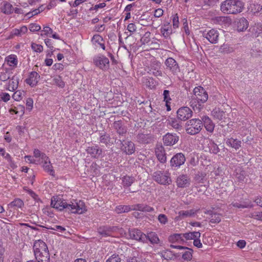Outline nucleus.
Here are the masks:
<instances>
[{
    "label": "nucleus",
    "mask_w": 262,
    "mask_h": 262,
    "mask_svg": "<svg viewBox=\"0 0 262 262\" xmlns=\"http://www.w3.org/2000/svg\"><path fill=\"white\" fill-rule=\"evenodd\" d=\"M206 176V174L203 172H198L195 174L194 179L198 183H204V180Z\"/></svg>",
    "instance_id": "obj_49"
},
{
    "label": "nucleus",
    "mask_w": 262,
    "mask_h": 262,
    "mask_svg": "<svg viewBox=\"0 0 262 262\" xmlns=\"http://www.w3.org/2000/svg\"><path fill=\"white\" fill-rule=\"evenodd\" d=\"M250 217L254 219L259 221H262V212H254L251 214Z\"/></svg>",
    "instance_id": "obj_56"
},
{
    "label": "nucleus",
    "mask_w": 262,
    "mask_h": 262,
    "mask_svg": "<svg viewBox=\"0 0 262 262\" xmlns=\"http://www.w3.org/2000/svg\"><path fill=\"white\" fill-rule=\"evenodd\" d=\"M233 51V48L231 47L228 44H223V45L221 46L219 50V52L220 53L223 54L230 53L232 52Z\"/></svg>",
    "instance_id": "obj_38"
},
{
    "label": "nucleus",
    "mask_w": 262,
    "mask_h": 262,
    "mask_svg": "<svg viewBox=\"0 0 262 262\" xmlns=\"http://www.w3.org/2000/svg\"><path fill=\"white\" fill-rule=\"evenodd\" d=\"M183 236L186 239H194L195 238H200L201 233L200 232H193L183 233Z\"/></svg>",
    "instance_id": "obj_36"
},
{
    "label": "nucleus",
    "mask_w": 262,
    "mask_h": 262,
    "mask_svg": "<svg viewBox=\"0 0 262 262\" xmlns=\"http://www.w3.org/2000/svg\"><path fill=\"white\" fill-rule=\"evenodd\" d=\"M183 235V234H174L170 236L169 241L171 243L178 242L179 241H183V238H184Z\"/></svg>",
    "instance_id": "obj_47"
},
{
    "label": "nucleus",
    "mask_w": 262,
    "mask_h": 262,
    "mask_svg": "<svg viewBox=\"0 0 262 262\" xmlns=\"http://www.w3.org/2000/svg\"><path fill=\"white\" fill-rule=\"evenodd\" d=\"M146 237L147 238V241H149L152 244H158L159 242L157 234L154 232L147 233V234L146 235Z\"/></svg>",
    "instance_id": "obj_31"
},
{
    "label": "nucleus",
    "mask_w": 262,
    "mask_h": 262,
    "mask_svg": "<svg viewBox=\"0 0 262 262\" xmlns=\"http://www.w3.org/2000/svg\"><path fill=\"white\" fill-rule=\"evenodd\" d=\"M86 151L92 157L95 158H99L102 152V149L98 145L88 147Z\"/></svg>",
    "instance_id": "obj_20"
},
{
    "label": "nucleus",
    "mask_w": 262,
    "mask_h": 262,
    "mask_svg": "<svg viewBox=\"0 0 262 262\" xmlns=\"http://www.w3.org/2000/svg\"><path fill=\"white\" fill-rule=\"evenodd\" d=\"M121 150L126 155H132L135 151L134 143L130 141H124L120 147Z\"/></svg>",
    "instance_id": "obj_18"
},
{
    "label": "nucleus",
    "mask_w": 262,
    "mask_h": 262,
    "mask_svg": "<svg viewBox=\"0 0 262 262\" xmlns=\"http://www.w3.org/2000/svg\"><path fill=\"white\" fill-rule=\"evenodd\" d=\"M252 31L257 34L261 33L262 32V25L261 24H255L253 27Z\"/></svg>",
    "instance_id": "obj_54"
},
{
    "label": "nucleus",
    "mask_w": 262,
    "mask_h": 262,
    "mask_svg": "<svg viewBox=\"0 0 262 262\" xmlns=\"http://www.w3.org/2000/svg\"><path fill=\"white\" fill-rule=\"evenodd\" d=\"M201 120L203 122V125H204L206 129L210 133H212L214 130V124L209 117L203 116Z\"/></svg>",
    "instance_id": "obj_22"
},
{
    "label": "nucleus",
    "mask_w": 262,
    "mask_h": 262,
    "mask_svg": "<svg viewBox=\"0 0 262 262\" xmlns=\"http://www.w3.org/2000/svg\"><path fill=\"white\" fill-rule=\"evenodd\" d=\"M154 180L158 183L167 185L171 183L170 173L167 171H157L152 174Z\"/></svg>",
    "instance_id": "obj_6"
},
{
    "label": "nucleus",
    "mask_w": 262,
    "mask_h": 262,
    "mask_svg": "<svg viewBox=\"0 0 262 262\" xmlns=\"http://www.w3.org/2000/svg\"><path fill=\"white\" fill-rule=\"evenodd\" d=\"M158 220L159 222L162 224H165L168 222L167 216L164 214H160L158 216Z\"/></svg>",
    "instance_id": "obj_57"
},
{
    "label": "nucleus",
    "mask_w": 262,
    "mask_h": 262,
    "mask_svg": "<svg viewBox=\"0 0 262 262\" xmlns=\"http://www.w3.org/2000/svg\"><path fill=\"white\" fill-rule=\"evenodd\" d=\"M220 8L225 14H236L243 11L244 5L239 0H225L221 3Z\"/></svg>",
    "instance_id": "obj_3"
},
{
    "label": "nucleus",
    "mask_w": 262,
    "mask_h": 262,
    "mask_svg": "<svg viewBox=\"0 0 262 262\" xmlns=\"http://www.w3.org/2000/svg\"><path fill=\"white\" fill-rule=\"evenodd\" d=\"M212 114L213 117L219 120H222L226 118L225 112L220 110V108H215L212 111Z\"/></svg>",
    "instance_id": "obj_25"
},
{
    "label": "nucleus",
    "mask_w": 262,
    "mask_h": 262,
    "mask_svg": "<svg viewBox=\"0 0 262 262\" xmlns=\"http://www.w3.org/2000/svg\"><path fill=\"white\" fill-rule=\"evenodd\" d=\"M161 33L165 38L169 37L170 34L172 33L171 27L169 24L164 25L160 29Z\"/></svg>",
    "instance_id": "obj_29"
},
{
    "label": "nucleus",
    "mask_w": 262,
    "mask_h": 262,
    "mask_svg": "<svg viewBox=\"0 0 262 262\" xmlns=\"http://www.w3.org/2000/svg\"><path fill=\"white\" fill-rule=\"evenodd\" d=\"M161 256L165 259H172L173 257H176L177 255L173 253V252L169 249H167L164 251L162 252Z\"/></svg>",
    "instance_id": "obj_35"
},
{
    "label": "nucleus",
    "mask_w": 262,
    "mask_h": 262,
    "mask_svg": "<svg viewBox=\"0 0 262 262\" xmlns=\"http://www.w3.org/2000/svg\"><path fill=\"white\" fill-rule=\"evenodd\" d=\"M236 178L239 182L244 181L245 176L244 171H241L240 173H236Z\"/></svg>",
    "instance_id": "obj_64"
},
{
    "label": "nucleus",
    "mask_w": 262,
    "mask_h": 262,
    "mask_svg": "<svg viewBox=\"0 0 262 262\" xmlns=\"http://www.w3.org/2000/svg\"><path fill=\"white\" fill-rule=\"evenodd\" d=\"M220 33L218 30L212 29L203 33V37L206 38L212 44L217 43L219 40Z\"/></svg>",
    "instance_id": "obj_8"
},
{
    "label": "nucleus",
    "mask_w": 262,
    "mask_h": 262,
    "mask_svg": "<svg viewBox=\"0 0 262 262\" xmlns=\"http://www.w3.org/2000/svg\"><path fill=\"white\" fill-rule=\"evenodd\" d=\"M208 146L210 153L217 154L220 150L217 145L212 140H209Z\"/></svg>",
    "instance_id": "obj_32"
},
{
    "label": "nucleus",
    "mask_w": 262,
    "mask_h": 262,
    "mask_svg": "<svg viewBox=\"0 0 262 262\" xmlns=\"http://www.w3.org/2000/svg\"><path fill=\"white\" fill-rule=\"evenodd\" d=\"M53 32L52 29L48 26H46L43 28V30L41 31L40 35L42 37L48 36L49 34H52Z\"/></svg>",
    "instance_id": "obj_51"
},
{
    "label": "nucleus",
    "mask_w": 262,
    "mask_h": 262,
    "mask_svg": "<svg viewBox=\"0 0 262 262\" xmlns=\"http://www.w3.org/2000/svg\"><path fill=\"white\" fill-rule=\"evenodd\" d=\"M226 144L236 150L239 149L241 146V141L232 138L228 139L226 141Z\"/></svg>",
    "instance_id": "obj_28"
},
{
    "label": "nucleus",
    "mask_w": 262,
    "mask_h": 262,
    "mask_svg": "<svg viewBox=\"0 0 262 262\" xmlns=\"http://www.w3.org/2000/svg\"><path fill=\"white\" fill-rule=\"evenodd\" d=\"M40 11L39 9H36L33 10L32 11H30V12L27 13L26 15L28 17L30 18L35 15L38 14V13H40Z\"/></svg>",
    "instance_id": "obj_61"
},
{
    "label": "nucleus",
    "mask_w": 262,
    "mask_h": 262,
    "mask_svg": "<svg viewBox=\"0 0 262 262\" xmlns=\"http://www.w3.org/2000/svg\"><path fill=\"white\" fill-rule=\"evenodd\" d=\"M40 29H41L40 26L36 24H35V23L31 24L29 25V30L31 32L38 31L40 30Z\"/></svg>",
    "instance_id": "obj_58"
},
{
    "label": "nucleus",
    "mask_w": 262,
    "mask_h": 262,
    "mask_svg": "<svg viewBox=\"0 0 262 262\" xmlns=\"http://www.w3.org/2000/svg\"><path fill=\"white\" fill-rule=\"evenodd\" d=\"M51 205L52 207L62 211L65 210L72 213L82 214L86 211L83 202L79 201L78 202L68 203L65 200L58 196H53L51 200Z\"/></svg>",
    "instance_id": "obj_1"
},
{
    "label": "nucleus",
    "mask_w": 262,
    "mask_h": 262,
    "mask_svg": "<svg viewBox=\"0 0 262 262\" xmlns=\"http://www.w3.org/2000/svg\"><path fill=\"white\" fill-rule=\"evenodd\" d=\"M121 258L118 255L113 254L108 258L106 262H120Z\"/></svg>",
    "instance_id": "obj_55"
},
{
    "label": "nucleus",
    "mask_w": 262,
    "mask_h": 262,
    "mask_svg": "<svg viewBox=\"0 0 262 262\" xmlns=\"http://www.w3.org/2000/svg\"><path fill=\"white\" fill-rule=\"evenodd\" d=\"M168 121L169 124L173 128L178 130L182 129V126L180 121L175 118H170Z\"/></svg>",
    "instance_id": "obj_33"
},
{
    "label": "nucleus",
    "mask_w": 262,
    "mask_h": 262,
    "mask_svg": "<svg viewBox=\"0 0 262 262\" xmlns=\"http://www.w3.org/2000/svg\"><path fill=\"white\" fill-rule=\"evenodd\" d=\"M133 210H138L145 212H150L154 211V208L143 204L134 205Z\"/></svg>",
    "instance_id": "obj_23"
},
{
    "label": "nucleus",
    "mask_w": 262,
    "mask_h": 262,
    "mask_svg": "<svg viewBox=\"0 0 262 262\" xmlns=\"http://www.w3.org/2000/svg\"><path fill=\"white\" fill-rule=\"evenodd\" d=\"M155 153L158 160L161 163H165L166 162V153L163 146L157 147L155 149Z\"/></svg>",
    "instance_id": "obj_21"
},
{
    "label": "nucleus",
    "mask_w": 262,
    "mask_h": 262,
    "mask_svg": "<svg viewBox=\"0 0 262 262\" xmlns=\"http://www.w3.org/2000/svg\"><path fill=\"white\" fill-rule=\"evenodd\" d=\"M33 101L31 98H29L26 101L27 108L29 111L31 110L33 108Z\"/></svg>",
    "instance_id": "obj_62"
},
{
    "label": "nucleus",
    "mask_w": 262,
    "mask_h": 262,
    "mask_svg": "<svg viewBox=\"0 0 262 262\" xmlns=\"http://www.w3.org/2000/svg\"><path fill=\"white\" fill-rule=\"evenodd\" d=\"M173 27L174 28H178L179 27V16L178 14H176L172 18Z\"/></svg>",
    "instance_id": "obj_60"
},
{
    "label": "nucleus",
    "mask_w": 262,
    "mask_h": 262,
    "mask_svg": "<svg viewBox=\"0 0 262 262\" xmlns=\"http://www.w3.org/2000/svg\"><path fill=\"white\" fill-rule=\"evenodd\" d=\"M179 137L176 134L167 133L163 137V143L166 146H172L177 143Z\"/></svg>",
    "instance_id": "obj_15"
},
{
    "label": "nucleus",
    "mask_w": 262,
    "mask_h": 262,
    "mask_svg": "<svg viewBox=\"0 0 262 262\" xmlns=\"http://www.w3.org/2000/svg\"><path fill=\"white\" fill-rule=\"evenodd\" d=\"M35 256V258L38 262H50V256L49 251L44 252V253L37 254Z\"/></svg>",
    "instance_id": "obj_27"
},
{
    "label": "nucleus",
    "mask_w": 262,
    "mask_h": 262,
    "mask_svg": "<svg viewBox=\"0 0 262 262\" xmlns=\"http://www.w3.org/2000/svg\"><path fill=\"white\" fill-rule=\"evenodd\" d=\"M40 75L36 72L32 71L30 73L29 77L25 80V82L33 88L37 84Z\"/></svg>",
    "instance_id": "obj_17"
},
{
    "label": "nucleus",
    "mask_w": 262,
    "mask_h": 262,
    "mask_svg": "<svg viewBox=\"0 0 262 262\" xmlns=\"http://www.w3.org/2000/svg\"><path fill=\"white\" fill-rule=\"evenodd\" d=\"M13 80H14V78L13 77L12 79H11V80L9 81V88H8V90L9 91H13L17 88L18 82L17 80H16V81H14Z\"/></svg>",
    "instance_id": "obj_50"
},
{
    "label": "nucleus",
    "mask_w": 262,
    "mask_h": 262,
    "mask_svg": "<svg viewBox=\"0 0 262 262\" xmlns=\"http://www.w3.org/2000/svg\"><path fill=\"white\" fill-rule=\"evenodd\" d=\"M248 27V22L245 18H241L237 22V30L238 32L246 30Z\"/></svg>",
    "instance_id": "obj_24"
},
{
    "label": "nucleus",
    "mask_w": 262,
    "mask_h": 262,
    "mask_svg": "<svg viewBox=\"0 0 262 262\" xmlns=\"http://www.w3.org/2000/svg\"><path fill=\"white\" fill-rule=\"evenodd\" d=\"M203 127V122L199 119H192L186 123V132L191 135H194L200 132Z\"/></svg>",
    "instance_id": "obj_5"
},
{
    "label": "nucleus",
    "mask_w": 262,
    "mask_h": 262,
    "mask_svg": "<svg viewBox=\"0 0 262 262\" xmlns=\"http://www.w3.org/2000/svg\"><path fill=\"white\" fill-rule=\"evenodd\" d=\"M23 205L24 202L20 199H15L8 205L10 207H15L17 208H21Z\"/></svg>",
    "instance_id": "obj_43"
},
{
    "label": "nucleus",
    "mask_w": 262,
    "mask_h": 262,
    "mask_svg": "<svg viewBox=\"0 0 262 262\" xmlns=\"http://www.w3.org/2000/svg\"><path fill=\"white\" fill-rule=\"evenodd\" d=\"M99 141L100 143L103 144L106 146L113 145V142H112V138L111 137V136L106 132H99Z\"/></svg>",
    "instance_id": "obj_19"
},
{
    "label": "nucleus",
    "mask_w": 262,
    "mask_h": 262,
    "mask_svg": "<svg viewBox=\"0 0 262 262\" xmlns=\"http://www.w3.org/2000/svg\"><path fill=\"white\" fill-rule=\"evenodd\" d=\"M33 250L34 255L40 254L44 253V252L49 251L46 244L41 240H37L35 241L33 245Z\"/></svg>",
    "instance_id": "obj_12"
},
{
    "label": "nucleus",
    "mask_w": 262,
    "mask_h": 262,
    "mask_svg": "<svg viewBox=\"0 0 262 262\" xmlns=\"http://www.w3.org/2000/svg\"><path fill=\"white\" fill-rule=\"evenodd\" d=\"M54 81L55 83H56V84L57 85H58L59 87L62 88L64 86V85H65L64 82L62 80L61 76H58L55 77L54 79Z\"/></svg>",
    "instance_id": "obj_53"
},
{
    "label": "nucleus",
    "mask_w": 262,
    "mask_h": 262,
    "mask_svg": "<svg viewBox=\"0 0 262 262\" xmlns=\"http://www.w3.org/2000/svg\"><path fill=\"white\" fill-rule=\"evenodd\" d=\"M135 180L134 177L125 176L122 178V185L124 187H129L134 182Z\"/></svg>",
    "instance_id": "obj_37"
},
{
    "label": "nucleus",
    "mask_w": 262,
    "mask_h": 262,
    "mask_svg": "<svg viewBox=\"0 0 262 262\" xmlns=\"http://www.w3.org/2000/svg\"><path fill=\"white\" fill-rule=\"evenodd\" d=\"M165 70L169 71L173 75H178L180 72V69L178 62L172 57H169L165 61Z\"/></svg>",
    "instance_id": "obj_7"
},
{
    "label": "nucleus",
    "mask_w": 262,
    "mask_h": 262,
    "mask_svg": "<svg viewBox=\"0 0 262 262\" xmlns=\"http://www.w3.org/2000/svg\"><path fill=\"white\" fill-rule=\"evenodd\" d=\"M93 62L96 66L100 69L106 71L110 68V61L104 55H98L93 58Z\"/></svg>",
    "instance_id": "obj_9"
},
{
    "label": "nucleus",
    "mask_w": 262,
    "mask_h": 262,
    "mask_svg": "<svg viewBox=\"0 0 262 262\" xmlns=\"http://www.w3.org/2000/svg\"><path fill=\"white\" fill-rule=\"evenodd\" d=\"M134 205H119L116 207L115 211L118 213H125L133 210Z\"/></svg>",
    "instance_id": "obj_26"
},
{
    "label": "nucleus",
    "mask_w": 262,
    "mask_h": 262,
    "mask_svg": "<svg viewBox=\"0 0 262 262\" xmlns=\"http://www.w3.org/2000/svg\"><path fill=\"white\" fill-rule=\"evenodd\" d=\"M185 250L186 251L182 254V258L184 260L190 261L192 257L193 250L188 247Z\"/></svg>",
    "instance_id": "obj_42"
},
{
    "label": "nucleus",
    "mask_w": 262,
    "mask_h": 262,
    "mask_svg": "<svg viewBox=\"0 0 262 262\" xmlns=\"http://www.w3.org/2000/svg\"><path fill=\"white\" fill-rule=\"evenodd\" d=\"M116 232H119L122 235V228L117 226H101L97 228V233L101 238L108 236H114Z\"/></svg>",
    "instance_id": "obj_4"
},
{
    "label": "nucleus",
    "mask_w": 262,
    "mask_h": 262,
    "mask_svg": "<svg viewBox=\"0 0 262 262\" xmlns=\"http://www.w3.org/2000/svg\"><path fill=\"white\" fill-rule=\"evenodd\" d=\"M113 127L120 138L125 137L127 133L126 127L121 120L116 121L113 123Z\"/></svg>",
    "instance_id": "obj_14"
},
{
    "label": "nucleus",
    "mask_w": 262,
    "mask_h": 262,
    "mask_svg": "<svg viewBox=\"0 0 262 262\" xmlns=\"http://www.w3.org/2000/svg\"><path fill=\"white\" fill-rule=\"evenodd\" d=\"M215 23L222 25L223 23H228L230 21V19L227 16H216L214 18Z\"/></svg>",
    "instance_id": "obj_44"
},
{
    "label": "nucleus",
    "mask_w": 262,
    "mask_h": 262,
    "mask_svg": "<svg viewBox=\"0 0 262 262\" xmlns=\"http://www.w3.org/2000/svg\"><path fill=\"white\" fill-rule=\"evenodd\" d=\"M151 73L153 75L156 77H162V72L161 70H157V69H151L150 70Z\"/></svg>",
    "instance_id": "obj_63"
},
{
    "label": "nucleus",
    "mask_w": 262,
    "mask_h": 262,
    "mask_svg": "<svg viewBox=\"0 0 262 262\" xmlns=\"http://www.w3.org/2000/svg\"><path fill=\"white\" fill-rule=\"evenodd\" d=\"M31 48L34 51L38 53L42 52L43 49L42 46L33 42L31 43Z\"/></svg>",
    "instance_id": "obj_52"
},
{
    "label": "nucleus",
    "mask_w": 262,
    "mask_h": 262,
    "mask_svg": "<svg viewBox=\"0 0 262 262\" xmlns=\"http://www.w3.org/2000/svg\"><path fill=\"white\" fill-rule=\"evenodd\" d=\"M178 119L181 121H185L191 117L192 112L187 106L181 107L177 112Z\"/></svg>",
    "instance_id": "obj_11"
},
{
    "label": "nucleus",
    "mask_w": 262,
    "mask_h": 262,
    "mask_svg": "<svg viewBox=\"0 0 262 262\" xmlns=\"http://www.w3.org/2000/svg\"><path fill=\"white\" fill-rule=\"evenodd\" d=\"M43 167L45 171L48 172L50 175L52 176H54V170L53 169V166L51 164L49 160L44 161Z\"/></svg>",
    "instance_id": "obj_34"
},
{
    "label": "nucleus",
    "mask_w": 262,
    "mask_h": 262,
    "mask_svg": "<svg viewBox=\"0 0 262 262\" xmlns=\"http://www.w3.org/2000/svg\"><path fill=\"white\" fill-rule=\"evenodd\" d=\"M13 11V6L11 4L9 3H6L4 4V8L3 9V12L7 14H11Z\"/></svg>",
    "instance_id": "obj_45"
},
{
    "label": "nucleus",
    "mask_w": 262,
    "mask_h": 262,
    "mask_svg": "<svg viewBox=\"0 0 262 262\" xmlns=\"http://www.w3.org/2000/svg\"><path fill=\"white\" fill-rule=\"evenodd\" d=\"M208 95L205 90L202 86L195 87L193 94L188 97L189 104L195 111L200 112L202 108V104L207 101Z\"/></svg>",
    "instance_id": "obj_2"
},
{
    "label": "nucleus",
    "mask_w": 262,
    "mask_h": 262,
    "mask_svg": "<svg viewBox=\"0 0 262 262\" xmlns=\"http://www.w3.org/2000/svg\"><path fill=\"white\" fill-rule=\"evenodd\" d=\"M248 9L251 12L255 14L260 12L262 10V6L258 4L251 3L248 8Z\"/></svg>",
    "instance_id": "obj_40"
},
{
    "label": "nucleus",
    "mask_w": 262,
    "mask_h": 262,
    "mask_svg": "<svg viewBox=\"0 0 262 262\" xmlns=\"http://www.w3.org/2000/svg\"><path fill=\"white\" fill-rule=\"evenodd\" d=\"M195 212L193 209L189 210H182L179 212V216L181 219L191 217L194 215Z\"/></svg>",
    "instance_id": "obj_39"
},
{
    "label": "nucleus",
    "mask_w": 262,
    "mask_h": 262,
    "mask_svg": "<svg viewBox=\"0 0 262 262\" xmlns=\"http://www.w3.org/2000/svg\"><path fill=\"white\" fill-rule=\"evenodd\" d=\"M221 214L215 212L212 216L210 217V222L212 224L219 223L221 221Z\"/></svg>",
    "instance_id": "obj_46"
},
{
    "label": "nucleus",
    "mask_w": 262,
    "mask_h": 262,
    "mask_svg": "<svg viewBox=\"0 0 262 262\" xmlns=\"http://www.w3.org/2000/svg\"><path fill=\"white\" fill-rule=\"evenodd\" d=\"M92 40L97 43L98 44H99L100 43H101V41H103L104 40L103 37L101 36L100 35L95 34L93 36Z\"/></svg>",
    "instance_id": "obj_59"
},
{
    "label": "nucleus",
    "mask_w": 262,
    "mask_h": 262,
    "mask_svg": "<svg viewBox=\"0 0 262 262\" xmlns=\"http://www.w3.org/2000/svg\"><path fill=\"white\" fill-rule=\"evenodd\" d=\"M190 179L187 174H180L176 180V184L179 188H185L190 184Z\"/></svg>",
    "instance_id": "obj_16"
},
{
    "label": "nucleus",
    "mask_w": 262,
    "mask_h": 262,
    "mask_svg": "<svg viewBox=\"0 0 262 262\" xmlns=\"http://www.w3.org/2000/svg\"><path fill=\"white\" fill-rule=\"evenodd\" d=\"M6 61L7 64L11 67H16L17 65V58L15 55H11L6 58Z\"/></svg>",
    "instance_id": "obj_30"
},
{
    "label": "nucleus",
    "mask_w": 262,
    "mask_h": 262,
    "mask_svg": "<svg viewBox=\"0 0 262 262\" xmlns=\"http://www.w3.org/2000/svg\"><path fill=\"white\" fill-rule=\"evenodd\" d=\"M185 161V157L183 153H177L171 159L170 161V165L172 168H178L184 164Z\"/></svg>",
    "instance_id": "obj_10"
},
{
    "label": "nucleus",
    "mask_w": 262,
    "mask_h": 262,
    "mask_svg": "<svg viewBox=\"0 0 262 262\" xmlns=\"http://www.w3.org/2000/svg\"><path fill=\"white\" fill-rule=\"evenodd\" d=\"M129 235L130 238L143 243H147L146 234L143 233L140 230L133 229L129 230Z\"/></svg>",
    "instance_id": "obj_13"
},
{
    "label": "nucleus",
    "mask_w": 262,
    "mask_h": 262,
    "mask_svg": "<svg viewBox=\"0 0 262 262\" xmlns=\"http://www.w3.org/2000/svg\"><path fill=\"white\" fill-rule=\"evenodd\" d=\"M27 31V28L26 26H23L19 29H13L11 32V35L21 36L25 34Z\"/></svg>",
    "instance_id": "obj_41"
},
{
    "label": "nucleus",
    "mask_w": 262,
    "mask_h": 262,
    "mask_svg": "<svg viewBox=\"0 0 262 262\" xmlns=\"http://www.w3.org/2000/svg\"><path fill=\"white\" fill-rule=\"evenodd\" d=\"M231 205L233 207H237L238 208H252L253 207V204L252 203H251V202H250L248 204H245V205H242V204H239L237 202H235V203H232L231 204Z\"/></svg>",
    "instance_id": "obj_48"
}]
</instances>
